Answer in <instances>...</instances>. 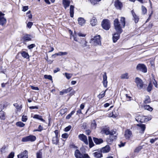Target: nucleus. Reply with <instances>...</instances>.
Listing matches in <instances>:
<instances>
[{
  "instance_id": "obj_1",
  "label": "nucleus",
  "mask_w": 158,
  "mask_h": 158,
  "mask_svg": "<svg viewBox=\"0 0 158 158\" xmlns=\"http://www.w3.org/2000/svg\"><path fill=\"white\" fill-rule=\"evenodd\" d=\"M90 43L95 46L101 45V39L100 35H96L91 39Z\"/></svg>"
},
{
  "instance_id": "obj_2",
  "label": "nucleus",
  "mask_w": 158,
  "mask_h": 158,
  "mask_svg": "<svg viewBox=\"0 0 158 158\" xmlns=\"http://www.w3.org/2000/svg\"><path fill=\"white\" fill-rule=\"evenodd\" d=\"M152 117L151 115L148 116H139L135 118L137 121L141 123H145L151 119Z\"/></svg>"
},
{
  "instance_id": "obj_3",
  "label": "nucleus",
  "mask_w": 158,
  "mask_h": 158,
  "mask_svg": "<svg viewBox=\"0 0 158 158\" xmlns=\"http://www.w3.org/2000/svg\"><path fill=\"white\" fill-rule=\"evenodd\" d=\"M109 135L110 136L109 138L107 139L108 142H112L115 139L117 138V133L116 131L111 130Z\"/></svg>"
},
{
  "instance_id": "obj_4",
  "label": "nucleus",
  "mask_w": 158,
  "mask_h": 158,
  "mask_svg": "<svg viewBox=\"0 0 158 158\" xmlns=\"http://www.w3.org/2000/svg\"><path fill=\"white\" fill-rule=\"evenodd\" d=\"M114 25L115 29L117 32H118L119 33H121L122 32V29L118 19H116L114 20Z\"/></svg>"
},
{
  "instance_id": "obj_5",
  "label": "nucleus",
  "mask_w": 158,
  "mask_h": 158,
  "mask_svg": "<svg viewBox=\"0 0 158 158\" xmlns=\"http://www.w3.org/2000/svg\"><path fill=\"white\" fill-rule=\"evenodd\" d=\"M136 69L138 71H141L144 73L147 72V69L146 66L143 64H138L136 66Z\"/></svg>"
},
{
  "instance_id": "obj_6",
  "label": "nucleus",
  "mask_w": 158,
  "mask_h": 158,
  "mask_svg": "<svg viewBox=\"0 0 158 158\" xmlns=\"http://www.w3.org/2000/svg\"><path fill=\"white\" fill-rule=\"evenodd\" d=\"M102 28L105 30H108L110 27V23L109 20L104 19L102 23Z\"/></svg>"
},
{
  "instance_id": "obj_7",
  "label": "nucleus",
  "mask_w": 158,
  "mask_h": 158,
  "mask_svg": "<svg viewBox=\"0 0 158 158\" xmlns=\"http://www.w3.org/2000/svg\"><path fill=\"white\" fill-rule=\"evenodd\" d=\"M36 139V137L35 136L32 135H30L23 138L22 139V141L23 142L28 141L32 142L35 141Z\"/></svg>"
},
{
  "instance_id": "obj_8",
  "label": "nucleus",
  "mask_w": 158,
  "mask_h": 158,
  "mask_svg": "<svg viewBox=\"0 0 158 158\" xmlns=\"http://www.w3.org/2000/svg\"><path fill=\"white\" fill-rule=\"evenodd\" d=\"M4 15L0 11V25L2 26H4L6 23V20L4 17Z\"/></svg>"
},
{
  "instance_id": "obj_9",
  "label": "nucleus",
  "mask_w": 158,
  "mask_h": 158,
  "mask_svg": "<svg viewBox=\"0 0 158 158\" xmlns=\"http://www.w3.org/2000/svg\"><path fill=\"white\" fill-rule=\"evenodd\" d=\"M135 82L137 87L140 89L143 87V82L141 79L139 77H136L135 79Z\"/></svg>"
},
{
  "instance_id": "obj_10",
  "label": "nucleus",
  "mask_w": 158,
  "mask_h": 158,
  "mask_svg": "<svg viewBox=\"0 0 158 158\" xmlns=\"http://www.w3.org/2000/svg\"><path fill=\"white\" fill-rule=\"evenodd\" d=\"M85 35H86L85 34L80 32L77 33H75L73 36L74 40L76 41H79V40H80L79 37H85Z\"/></svg>"
},
{
  "instance_id": "obj_11",
  "label": "nucleus",
  "mask_w": 158,
  "mask_h": 158,
  "mask_svg": "<svg viewBox=\"0 0 158 158\" xmlns=\"http://www.w3.org/2000/svg\"><path fill=\"white\" fill-rule=\"evenodd\" d=\"M79 139L83 141L86 145H88V142L87 136L83 134H81L78 135Z\"/></svg>"
},
{
  "instance_id": "obj_12",
  "label": "nucleus",
  "mask_w": 158,
  "mask_h": 158,
  "mask_svg": "<svg viewBox=\"0 0 158 158\" xmlns=\"http://www.w3.org/2000/svg\"><path fill=\"white\" fill-rule=\"evenodd\" d=\"M18 158H28V152L25 150L18 155Z\"/></svg>"
},
{
  "instance_id": "obj_13",
  "label": "nucleus",
  "mask_w": 158,
  "mask_h": 158,
  "mask_svg": "<svg viewBox=\"0 0 158 158\" xmlns=\"http://www.w3.org/2000/svg\"><path fill=\"white\" fill-rule=\"evenodd\" d=\"M114 5L118 9H121L123 6L122 3L119 0H116L115 1Z\"/></svg>"
},
{
  "instance_id": "obj_14",
  "label": "nucleus",
  "mask_w": 158,
  "mask_h": 158,
  "mask_svg": "<svg viewBox=\"0 0 158 158\" xmlns=\"http://www.w3.org/2000/svg\"><path fill=\"white\" fill-rule=\"evenodd\" d=\"M83 154L78 149L76 150L75 152L74 156L76 158H83Z\"/></svg>"
},
{
  "instance_id": "obj_15",
  "label": "nucleus",
  "mask_w": 158,
  "mask_h": 158,
  "mask_svg": "<svg viewBox=\"0 0 158 158\" xmlns=\"http://www.w3.org/2000/svg\"><path fill=\"white\" fill-rule=\"evenodd\" d=\"M102 83L104 87L105 88L107 87V77L106 73H105L103 76Z\"/></svg>"
},
{
  "instance_id": "obj_16",
  "label": "nucleus",
  "mask_w": 158,
  "mask_h": 158,
  "mask_svg": "<svg viewBox=\"0 0 158 158\" xmlns=\"http://www.w3.org/2000/svg\"><path fill=\"white\" fill-rule=\"evenodd\" d=\"M132 135V132L129 130H127L125 133V137L126 139H129Z\"/></svg>"
},
{
  "instance_id": "obj_17",
  "label": "nucleus",
  "mask_w": 158,
  "mask_h": 158,
  "mask_svg": "<svg viewBox=\"0 0 158 158\" xmlns=\"http://www.w3.org/2000/svg\"><path fill=\"white\" fill-rule=\"evenodd\" d=\"M62 3L64 8L66 9L69 6L70 2L69 0H63Z\"/></svg>"
},
{
  "instance_id": "obj_18",
  "label": "nucleus",
  "mask_w": 158,
  "mask_h": 158,
  "mask_svg": "<svg viewBox=\"0 0 158 158\" xmlns=\"http://www.w3.org/2000/svg\"><path fill=\"white\" fill-rule=\"evenodd\" d=\"M110 147L108 145L102 148L101 149V151L103 153H106L109 152L110 150Z\"/></svg>"
},
{
  "instance_id": "obj_19",
  "label": "nucleus",
  "mask_w": 158,
  "mask_h": 158,
  "mask_svg": "<svg viewBox=\"0 0 158 158\" xmlns=\"http://www.w3.org/2000/svg\"><path fill=\"white\" fill-rule=\"evenodd\" d=\"M72 89V88L71 87H69L66 89H63L60 92V95H63L69 92Z\"/></svg>"
},
{
  "instance_id": "obj_20",
  "label": "nucleus",
  "mask_w": 158,
  "mask_h": 158,
  "mask_svg": "<svg viewBox=\"0 0 158 158\" xmlns=\"http://www.w3.org/2000/svg\"><path fill=\"white\" fill-rule=\"evenodd\" d=\"M118 33H116L113 35V40L114 43H115L117 40L119 39L120 34L118 32Z\"/></svg>"
},
{
  "instance_id": "obj_21",
  "label": "nucleus",
  "mask_w": 158,
  "mask_h": 158,
  "mask_svg": "<svg viewBox=\"0 0 158 158\" xmlns=\"http://www.w3.org/2000/svg\"><path fill=\"white\" fill-rule=\"evenodd\" d=\"M102 152L101 151H97L93 153L94 156L96 158H101L102 157Z\"/></svg>"
},
{
  "instance_id": "obj_22",
  "label": "nucleus",
  "mask_w": 158,
  "mask_h": 158,
  "mask_svg": "<svg viewBox=\"0 0 158 158\" xmlns=\"http://www.w3.org/2000/svg\"><path fill=\"white\" fill-rule=\"evenodd\" d=\"M90 22L91 25L93 26L96 25L98 23L97 19L94 17L91 19Z\"/></svg>"
},
{
  "instance_id": "obj_23",
  "label": "nucleus",
  "mask_w": 158,
  "mask_h": 158,
  "mask_svg": "<svg viewBox=\"0 0 158 158\" xmlns=\"http://www.w3.org/2000/svg\"><path fill=\"white\" fill-rule=\"evenodd\" d=\"M68 54L67 52H59L58 53H56L54 54H53L52 55V57L53 58H55V56H63V55H67Z\"/></svg>"
},
{
  "instance_id": "obj_24",
  "label": "nucleus",
  "mask_w": 158,
  "mask_h": 158,
  "mask_svg": "<svg viewBox=\"0 0 158 158\" xmlns=\"http://www.w3.org/2000/svg\"><path fill=\"white\" fill-rule=\"evenodd\" d=\"M131 13L134 19L135 23H138L139 19V17L136 15L133 10L131 11Z\"/></svg>"
},
{
  "instance_id": "obj_25",
  "label": "nucleus",
  "mask_w": 158,
  "mask_h": 158,
  "mask_svg": "<svg viewBox=\"0 0 158 158\" xmlns=\"http://www.w3.org/2000/svg\"><path fill=\"white\" fill-rule=\"evenodd\" d=\"M101 132L102 134H105L106 135H108L110 134V131H109V129L108 128H103L102 129Z\"/></svg>"
},
{
  "instance_id": "obj_26",
  "label": "nucleus",
  "mask_w": 158,
  "mask_h": 158,
  "mask_svg": "<svg viewBox=\"0 0 158 158\" xmlns=\"http://www.w3.org/2000/svg\"><path fill=\"white\" fill-rule=\"evenodd\" d=\"M79 40H79V41L78 42L81 44L82 47H84L86 46L87 42L85 40L84 38L82 39L80 41Z\"/></svg>"
},
{
  "instance_id": "obj_27",
  "label": "nucleus",
  "mask_w": 158,
  "mask_h": 158,
  "mask_svg": "<svg viewBox=\"0 0 158 158\" xmlns=\"http://www.w3.org/2000/svg\"><path fill=\"white\" fill-rule=\"evenodd\" d=\"M93 139L94 142L96 144H99L102 143L103 142V140L102 139H98L96 138H94Z\"/></svg>"
},
{
  "instance_id": "obj_28",
  "label": "nucleus",
  "mask_w": 158,
  "mask_h": 158,
  "mask_svg": "<svg viewBox=\"0 0 158 158\" xmlns=\"http://www.w3.org/2000/svg\"><path fill=\"white\" fill-rule=\"evenodd\" d=\"M78 21L79 24L81 26L83 25L85 22V20L84 19V18L81 17L78 18Z\"/></svg>"
},
{
  "instance_id": "obj_29",
  "label": "nucleus",
  "mask_w": 158,
  "mask_h": 158,
  "mask_svg": "<svg viewBox=\"0 0 158 158\" xmlns=\"http://www.w3.org/2000/svg\"><path fill=\"white\" fill-rule=\"evenodd\" d=\"M74 6L73 5H70V16L71 17H73V15L74 13Z\"/></svg>"
},
{
  "instance_id": "obj_30",
  "label": "nucleus",
  "mask_w": 158,
  "mask_h": 158,
  "mask_svg": "<svg viewBox=\"0 0 158 158\" xmlns=\"http://www.w3.org/2000/svg\"><path fill=\"white\" fill-rule=\"evenodd\" d=\"M137 125L139 127V129L141 130V131H142L140 132L143 133L144 131L146 128L145 125L142 124H138Z\"/></svg>"
},
{
  "instance_id": "obj_31",
  "label": "nucleus",
  "mask_w": 158,
  "mask_h": 158,
  "mask_svg": "<svg viewBox=\"0 0 158 158\" xmlns=\"http://www.w3.org/2000/svg\"><path fill=\"white\" fill-rule=\"evenodd\" d=\"M22 56L24 58H26L27 59L29 58V55L28 53L22 51L20 52Z\"/></svg>"
},
{
  "instance_id": "obj_32",
  "label": "nucleus",
  "mask_w": 158,
  "mask_h": 158,
  "mask_svg": "<svg viewBox=\"0 0 158 158\" xmlns=\"http://www.w3.org/2000/svg\"><path fill=\"white\" fill-rule=\"evenodd\" d=\"M34 118L37 119L44 122L45 120L43 119L42 116L38 114H35L33 117Z\"/></svg>"
},
{
  "instance_id": "obj_33",
  "label": "nucleus",
  "mask_w": 158,
  "mask_h": 158,
  "mask_svg": "<svg viewBox=\"0 0 158 158\" xmlns=\"http://www.w3.org/2000/svg\"><path fill=\"white\" fill-rule=\"evenodd\" d=\"M151 102V100L149 97L148 96H146L143 103L144 104L149 103Z\"/></svg>"
},
{
  "instance_id": "obj_34",
  "label": "nucleus",
  "mask_w": 158,
  "mask_h": 158,
  "mask_svg": "<svg viewBox=\"0 0 158 158\" xmlns=\"http://www.w3.org/2000/svg\"><path fill=\"white\" fill-rule=\"evenodd\" d=\"M88 140L89 147L91 148L94 145V144L93 142L92 138L90 136H89Z\"/></svg>"
},
{
  "instance_id": "obj_35",
  "label": "nucleus",
  "mask_w": 158,
  "mask_h": 158,
  "mask_svg": "<svg viewBox=\"0 0 158 158\" xmlns=\"http://www.w3.org/2000/svg\"><path fill=\"white\" fill-rule=\"evenodd\" d=\"M23 40L25 41H29L31 40L30 36L28 35H25L23 37Z\"/></svg>"
},
{
  "instance_id": "obj_36",
  "label": "nucleus",
  "mask_w": 158,
  "mask_h": 158,
  "mask_svg": "<svg viewBox=\"0 0 158 158\" xmlns=\"http://www.w3.org/2000/svg\"><path fill=\"white\" fill-rule=\"evenodd\" d=\"M41 150L37 152L36 153L37 158H42V153L41 152Z\"/></svg>"
},
{
  "instance_id": "obj_37",
  "label": "nucleus",
  "mask_w": 158,
  "mask_h": 158,
  "mask_svg": "<svg viewBox=\"0 0 158 158\" xmlns=\"http://www.w3.org/2000/svg\"><path fill=\"white\" fill-rule=\"evenodd\" d=\"M129 77L128 74L127 73H126L122 74L121 78L123 79H127L129 78Z\"/></svg>"
},
{
  "instance_id": "obj_38",
  "label": "nucleus",
  "mask_w": 158,
  "mask_h": 158,
  "mask_svg": "<svg viewBox=\"0 0 158 158\" xmlns=\"http://www.w3.org/2000/svg\"><path fill=\"white\" fill-rule=\"evenodd\" d=\"M96 123L95 120H93L91 123V127L92 129H94L96 127Z\"/></svg>"
},
{
  "instance_id": "obj_39",
  "label": "nucleus",
  "mask_w": 158,
  "mask_h": 158,
  "mask_svg": "<svg viewBox=\"0 0 158 158\" xmlns=\"http://www.w3.org/2000/svg\"><path fill=\"white\" fill-rule=\"evenodd\" d=\"M143 108L145 110H147L151 111H152L153 110L152 108L150 107L149 105H144L143 106Z\"/></svg>"
},
{
  "instance_id": "obj_40",
  "label": "nucleus",
  "mask_w": 158,
  "mask_h": 158,
  "mask_svg": "<svg viewBox=\"0 0 158 158\" xmlns=\"http://www.w3.org/2000/svg\"><path fill=\"white\" fill-rule=\"evenodd\" d=\"M63 75H64L66 78L68 79H70L73 76L72 74L69 73H65L64 74H63Z\"/></svg>"
},
{
  "instance_id": "obj_41",
  "label": "nucleus",
  "mask_w": 158,
  "mask_h": 158,
  "mask_svg": "<svg viewBox=\"0 0 158 158\" xmlns=\"http://www.w3.org/2000/svg\"><path fill=\"white\" fill-rule=\"evenodd\" d=\"M58 141V137L57 136H55L53 137L52 139V143L55 144H56Z\"/></svg>"
},
{
  "instance_id": "obj_42",
  "label": "nucleus",
  "mask_w": 158,
  "mask_h": 158,
  "mask_svg": "<svg viewBox=\"0 0 158 158\" xmlns=\"http://www.w3.org/2000/svg\"><path fill=\"white\" fill-rule=\"evenodd\" d=\"M0 118L3 120H4L5 118V113L2 110L0 111Z\"/></svg>"
},
{
  "instance_id": "obj_43",
  "label": "nucleus",
  "mask_w": 158,
  "mask_h": 158,
  "mask_svg": "<svg viewBox=\"0 0 158 158\" xmlns=\"http://www.w3.org/2000/svg\"><path fill=\"white\" fill-rule=\"evenodd\" d=\"M16 125L20 127H23L24 126L25 124L21 122H18L16 123Z\"/></svg>"
},
{
  "instance_id": "obj_44",
  "label": "nucleus",
  "mask_w": 158,
  "mask_h": 158,
  "mask_svg": "<svg viewBox=\"0 0 158 158\" xmlns=\"http://www.w3.org/2000/svg\"><path fill=\"white\" fill-rule=\"evenodd\" d=\"M120 22L121 23V25L123 26V27H124L125 24V18L123 17H121Z\"/></svg>"
},
{
  "instance_id": "obj_45",
  "label": "nucleus",
  "mask_w": 158,
  "mask_h": 158,
  "mask_svg": "<svg viewBox=\"0 0 158 158\" xmlns=\"http://www.w3.org/2000/svg\"><path fill=\"white\" fill-rule=\"evenodd\" d=\"M7 147L5 145L3 146L1 148V152L2 153H5L6 152V150Z\"/></svg>"
},
{
  "instance_id": "obj_46",
  "label": "nucleus",
  "mask_w": 158,
  "mask_h": 158,
  "mask_svg": "<svg viewBox=\"0 0 158 158\" xmlns=\"http://www.w3.org/2000/svg\"><path fill=\"white\" fill-rule=\"evenodd\" d=\"M14 106L18 110H20L22 108V106H19L17 103H15L14 104Z\"/></svg>"
},
{
  "instance_id": "obj_47",
  "label": "nucleus",
  "mask_w": 158,
  "mask_h": 158,
  "mask_svg": "<svg viewBox=\"0 0 158 158\" xmlns=\"http://www.w3.org/2000/svg\"><path fill=\"white\" fill-rule=\"evenodd\" d=\"M75 112V111H72L68 115L66 118L67 119H69L72 116V115H73L74 113Z\"/></svg>"
},
{
  "instance_id": "obj_48",
  "label": "nucleus",
  "mask_w": 158,
  "mask_h": 158,
  "mask_svg": "<svg viewBox=\"0 0 158 158\" xmlns=\"http://www.w3.org/2000/svg\"><path fill=\"white\" fill-rule=\"evenodd\" d=\"M142 148L141 146H139L137 147L135 150L134 152H138L142 149Z\"/></svg>"
},
{
  "instance_id": "obj_49",
  "label": "nucleus",
  "mask_w": 158,
  "mask_h": 158,
  "mask_svg": "<svg viewBox=\"0 0 158 158\" xmlns=\"http://www.w3.org/2000/svg\"><path fill=\"white\" fill-rule=\"evenodd\" d=\"M101 1V0H90V2L91 4L93 5L97 4V2Z\"/></svg>"
},
{
  "instance_id": "obj_50",
  "label": "nucleus",
  "mask_w": 158,
  "mask_h": 158,
  "mask_svg": "<svg viewBox=\"0 0 158 158\" xmlns=\"http://www.w3.org/2000/svg\"><path fill=\"white\" fill-rule=\"evenodd\" d=\"M107 90V89H106L105 91H103V93L102 94H100L99 95V97L100 98H102L103 97L105 94V93L106 90Z\"/></svg>"
},
{
  "instance_id": "obj_51",
  "label": "nucleus",
  "mask_w": 158,
  "mask_h": 158,
  "mask_svg": "<svg viewBox=\"0 0 158 158\" xmlns=\"http://www.w3.org/2000/svg\"><path fill=\"white\" fill-rule=\"evenodd\" d=\"M44 77L45 79H48L51 80H52V77L51 75H44Z\"/></svg>"
},
{
  "instance_id": "obj_52",
  "label": "nucleus",
  "mask_w": 158,
  "mask_h": 158,
  "mask_svg": "<svg viewBox=\"0 0 158 158\" xmlns=\"http://www.w3.org/2000/svg\"><path fill=\"white\" fill-rule=\"evenodd\" d=\"M27 119V116L23 115L22 117V120L23 122H26Z\"/></svg>"
},
{
  "instance_id": "obj_53",
  "label": "nucleus",
  "mask_w": 158,
  "mask_h": 158,
  "mask_svg": "<svg viewBox=\"0 0 158 158\" xmlns=\"http://www.w3.org/2000/svg\"><path fill=\"white\" fill-rule=\"evenodd\" d=\"M125 96L126 97V99L127 101H130L131 98V97L128 94H126Z\"/></svg>"
},
{
  "instance_id": "obj_54",
  "label": "nucleus",
  "mask_w": 158,
  "mask_h": 158,
  "mask_svg": "<svg viewBox=\"0 0 158 158\" xmlns=\"http://www.w3.org/2000/svg\"><path fill=\"white\" fill-rule=\"evenodd\" d=\"M14 156V152H12L9 155L7 158H13Z\"/></svg>"
},
{
  "instance_id": "obj_55",
  "label": "nucleus",
  "mask_w": 158,
  "mask_h": 158,
  "mask_svg": "<svg viewBox=\"0 0 158 158\" xmlns=\"http://www.w3.org/2000/svg\"><path fill=\"white\" fill-rule=\"evenodd\" d=\"M142 10L143 13V14H144L146 13L147 9L145 7L142 6Z\"/></svg>"
},
{
  "instance_id": "obj_56",
  "label": "nucleus",
  "mask_w": 158,
  "mask_h": 158,
  "mask_svg": "<svg viewBox=\"0 0 158 158\" xmlns=\"http://www.w3.org/2000/svg\"><path fill=\"white\" fill-rule=\"evenodd\" d=\"M35 44H32L30 45H29L28 46L27 48L28 49H31L33 48L34 47H35Z\"/></svg>"
},
{
  "instance_id": "obj_57",
  "label": "nucleus",
  "mask_w": 158,
  "mask_h": 158,
  "mask_svg": "<svg viewBox=\"0 0 158 158\" xmlns=\"http://www.w3.org/2000/svg\"><path fill=\"white\" fill-rule=\"evenodd\" d=\"M69 136V135L68 134L66 133H65L64 134H63L62 135V137L64 139H66Z\"/></svg>"
},
{
  "instance_id": "obj_58",
  "label": "nucleus",
  "mask_w": 158,
  "mask_h": 158,
  "mask_svg": "<svg viewBox=\"0 0 158 158\" xmlns=\"http://www.w3.org/2000/svg\"><path fill=\"white\" fill-rule=\"evenodd\" d=\"M32 25H33L32 22H29L27 23V26L29 28H30L31 27Z\"/></svg>"
},
{
  "instance_id": "obj_59",
  "label": "nucleus",
  "mask_w": 158,
  "mask_h": 158,
  "mask_svg": "<svg viewBox=\"0 0 158 158\" xmlns=\"http://www.w3.org/2000/svg\"><path fill=\"white\" fill-rule=\"evenodd\" d=\"M71 128V126H69L65 128L64 131H68L70 130Z\"/></svg>"
},
{
  "instance_id": "obj_60",
  "label": "nucleus",
  "mask_w": 158,
  "mask_h": 158,
  "mask_svg": "<svg viewBox=\"0 0 158 158\" xmlns=\"http://www.w3.org/2000/svg\"><path fill=\"white\" fill-rule=\"evenodd\" d=\"M152 89V85L151 84H149L147 88V91L148 92H150Z\"/></svg>"
},
{
  "instance_id": "obj_61",
  "label": "nucleus",
  "mask_w": 158,
  "mask_h": 158,
  "mask_svg": "<svg viewBox=\"0 0 158 158\" xmlns=\"http://www.w3.org/2000/svg\"><path fill=\"white\" fill-rule=\"evenodd\" d=\"M28 9V7L27 6H24L23 7L22 10L23 11H25Z\"/></svg>"
},
{
  "instance_id": "obj_62",
  "label": "nucleus",
  "mask_w": 158,
  "mask_h": 158,
  "mask_svg": "<svg viewBox=\"0 0 158 158\" xmlns=\"http://www.w3.org/2000/svg\"><path fill=\"white\" fill-rule=\"evenodd\" d=\"M43 129V128L41 125H40L38 127V129L37 130V131H41Z\"/></svg>"
},
{
  "instance_id": "obj_63",
  "label": "nucleus",
  "mask_w": 158,
  "mask_h": 158,
  "mask_svg": "<svg viewBox=\"0 0 158 158\" xmlns=\"http://www.w3.org/2000/svg\"><path fill=\"white\" fill-rule=\"evenodd\" d=\"M158 139V138H155V139H151L150 140V142L152 143H153L156 140Z\"/></svg>"
},
{
  "instance_id": "obj_64",
  "label": "nucleus",
  "mask_w": 158,
  "mask_h": 158,
  "mask_svg": "<svg viewBox=\"0 0 158 158\" xmlns=\"http://www.w3.org/2000/svg\"><path fill=\"white\" fill-rule=\"evenodd\" d=\"M31 88L33 90H39V89L38 87H34L33 86H31Z\"/></svg>"
}]
</instances>
